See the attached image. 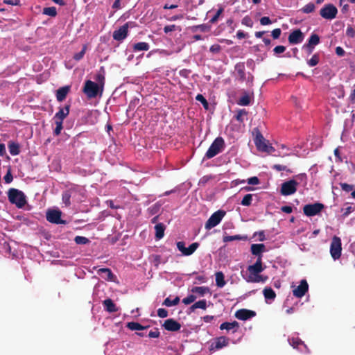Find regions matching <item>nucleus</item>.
Returning <instances> with one entry per match:
<instances>
[{"mask_svg": "<svg viewBox=\"0 0 355 355\" xmlns=\"http://www.w3.org/2000/svg\"><path fill=\"white\" fill-rule=\"evenodd\" d=\"M264 270L262 266V260L260 257H258L254 264L249 266L248 267V271L250 273L248 282H265L267 279V277H263L259 275Z\"/></svg>", "mask_w": 355, "mask_h": 355, "instance_id": "obj_1", "label": "nucleus"}, {"mask_svg": "<svg viewBox=\"0 0 355 355\" xmlns=\"http://www.w3.org/2000/svg\"><path fill=\"white\" fill-rule=\"evenodd\" d=\"M8 198L11 204L15 205L17 208H22L26 204V197L23 191L10 188L8 191Z\"/></svg>", "mask_w": 355, "mask_h": 355, "instance_id": "obj_2", "label": "nucleus"}, {"mask_svg": "<svg viewBox=\"0 0 355 355\" xmlns=\"http://www.w3.org/2000/svg\"><path fill=\"white\" fill-rule=\"evenodd\" d=\"M103 92L102 85H98L95 82L87 80L85 82L83 92L88 98H96L98 95L101 96Z\"/></svg>", "mask_w": 355, "mask_h": 355, "instance_id": "obj_3", "label": "nucleus"}, {"mask_svg": "<svg viewBox=\"0 0 355 355\" xmlns=\"http://www.w3.org/2000/svg\"><path fill=\"white\" fill-rule=\"evenodd\" d=\"M225 147L224 139L218 137L215 139L212 142L207 153H205V157L207 159H211L220 153Z\"/></svg>", "mask_w": 355, "mask_h": 355, "instance_id": "obj_4", "label": "nucleus"}, {"mask_svg": "<svg viewBox=\"0 0 355 355\" xmlns=\"http://www.w3.org/2000/svg\"><path fill=\"white\" fill-rule=\"evenodd\" d=\"M225 215V211L223 210H218L214 212L205 223V227L206 230H211V228L218 225L223 218Z\"/></svg>", "mask_w": 355, "mask_h": 355, "instance_id": "obj_5", "label": "nucleus"}, {"mask_svg": "<svg viewBox=\"0 0 355 355\" xmlns=\"http://www.w3.org/2000/svg\"><path fill=\"white\" fill-rule=\"evenodd\" d=\"M341 240L339 237L335 236L333 237L331 245L330 253L334 260L338 259L341 256Z\"/></svg>", "mask_w": 355, "mask_h": 355, "instance_id": "obj_6", "label": "nucleus"}, {"mask_svg": "<svg viewBox=\"0 0 355 355\" xmlns=\"http://www.w3.org/2000/svg\"><path fill=\"white\" fill-rule=\"evenodd\" d=\"M324 207V205L320 202L308 204L304 206L303 211L307 216H313L320 213Z\"/></svg>", "mask_w": 355, "mask_h": 355, "instance_id": "obj_7", "label": "nucleus"}, {"mask_svg": "<svg viewBox=\"0 0 355 355\" xmlns=\"http://www.w3.org/2000/svg\"><path fill=\"white\" fill-rule=\"evenodd\" d=\"M298 182L294 180L284 182L282 184L280 192L283 196H290L295 193L297 191Z\"/></svg>", "mask_w": 355, "mask_h": 355, "instance_id": "obj_8", "label": "nucleus"}, {"mask_svg": "<svg viewBox=\"0 0 355 355\" xmlns=\"http://www.w3.org/2000/svg\"><path fill=\"white\" fill-rule=\"evenodd\" d=\"M338 9L333 4L329 3L324 6L320 10V15L324 19H333L336 17Z\"/></svg>", "mask_w": 355, "mask_h": 355, "instance_id": "obj_9", "label": "nucleus"}, {"mask_svg": "<svg viewBox=\"0 0 355 355\" xmlns=\"http://www.w3.org/2000/svg\"><path fill=\"white\" fill-rule=\"evenodd\" d=\"M230 339L225 336L216 338L209 345V351L215 352L227 347L229 345Z\"/></svg>", "mask_w": 355, "mask_h": 355, "instance_id": "obj_10", "label": "nucleus"}, {"mask_svg": "<svg viewBox=\"0 0 355 355\" xmlns=\"http://www.w3.org/2000/svg\"><path fill=\"white\" fill-rule=\"evenodd\" d=\"M132 24V22H127L121 26L119 29L115 30L113 32V39L116 41H121L125 39L128 33L129 24Z\"/></svg>", "mask_w": 355, "mask_h": 355, "instance_id": "obj_11", "label": "nucleus"}, {"mask_svg": "<svg viewBox=\"0 0 355 355\" xmlns=\"http://www.w3.org/2000/svg\"><path fill=\"white\" fill-rule=\"evenodd\" d=\"M61 214L60 210H49L46 212V220L54 224H65V221L61 219Z\"/></svg>", "mask_w": 355, "mask_h": 355, "instance_id": "obj_12", "label": "nucleus"}, {"mask_svg": "<svg viewBox=\"0 0 355 355\" xmlns=\"http://www.w3.org/2000/svg\"><path fill=\"white\" fill-rule=\"evenodd\" d=\"M289 344L295 349L300 350L301 352H309V349L304 343L298 337H292L288 338Z\"/></svg>", "mask_w": 355, "mask_h": 355, "instance_id": "obj_13", "label": "nucleus"}, {"mask_svg": "<svg viewBox=\"0 0 355 355\" xmlns=\"http://www.w3.org/2000/svg\"><path fill=\"white\" fill-rule=\"evenodd\" d=\"M308 289L309 285L306 280L302 279L300 282V285L293 290V295L296 297L300 298L305 295V293L308 291Z\"/></svg>", "mask_w": 355, "mask_h": 355, "instance_id": "obj_14", "label": "nucleus"}, {"mask_svg": "<svg viewBox=\"0 0 355 355\" xmlns=\"http://www.w3.org/2000/svg\"><path fill=\"white\" fill-rule=\"evenodd\" d=\"M256 315V312L254 311L241 309L236 311L235 317L241 320H247Z\"/></svg>", "mask_w": 355, "mask_h": 355, "instance_id": "obj_15", "label": "nucleus"}, {"mask_svg": "<svg viewBox=\"0 0 355 355\" xmlns=\"http://www.w3.org/2000/svg\"><path fill=\"white\" fill-rule=\"evenodd\" d=\"M162 327L168 331H178L181 328V324L174 319L169 318L164 321Z\"/></svg>", "mask_w": 355, "mask_h": 355, "instance_id": "obj_16", "label": "nucleus"}, {"mask_svg": "<svg viewBox=\"0 0 355 355\" xmlns=\"http://www.w3.org/2000/svg\"><path fill=\"white\" fill-rule=\"evenodd\" d=\"M304 35L300 29H296L290 33L288 42L291 44H297L302 42Z\"/></svg>", "mask_w": 355, "mask_h": 355, "instance_id": "obj_17", "label": "nucleus"}, {"mask_svg": "<svg viewBox=\"0 0 355 355\" xmlns=\"http://www.w3.org/2000/svg\"><path fill=\"white\" fill-rule=\"evenodd\" d=\"M254 144L257 149L261 152H264L268 146L267 141L259 131H257V132L256 137L254 139Z\"/></svg>", "mask_w": 355, "mask_h": 355, "instance_id": "obj_18", "label": "nucleus"}, {"mask_svg": "<svg viewBox=\"0 0 355 355\" xmlns=\"http://www.w3.org/2000/svg\"><path fill=\"white\" fill-rule=\"evenodd\" d=\"M70 110V105H66L63 107H60L59 111L55 113L53 119L55 121L63 122L64 119L69 115Z\"/></svg>", "mask_w": 355, "mask_h": 355, "instance_id": "obj_19", "label": "nucleus"}, {"mask_svg": "<svg viewBox=\"0 0 355 355\" xmlns=\"http://www.w3.org/2000/svg\"><path fill=\"white\" fill-rule=\"evenodd\" d=\"M70 86L67 85V86H64V87H60L57 91H56V98H57V101L58 102H62L63 101L68 93L70 91Z\"/></svg>", "mask_w": 355, "mask_h": 355, "instance_id": "obj_20", "label": "nucleus"}, {"mask_svg": "<svg viewBox=\"0 0 355 355\" xmlns=\"http://www.w3.org/2000/svg\"><path fill=\"white\" fill-rule=\"evenodd\" d=\"M251 252L253 255L260 257L262 260V252L266 250V246L263 243L252 244L251 245Z\"/></svg>", "mask_w": 355, "mask_h": 355, "instance_id": "obj_21", "label": "nucleus"}, {"mask_svg": "<svg viewBox=\"0 0 355 355\" xmlns=\"http://www.w3.org/2000/svg\"><path fill=\"white\" fill-rule=\"evenodd\" d=\"M239 324L236 321H234L232 322H225L222 323L220 325V330H224V329H225L227 331L233 330V333L236 332L239 330Z\"/></svg>", "mask_w": 355, "mask_h": 355, "instance_id": "obj_22", "label": "nucleus"}, {"mask_svg": "<svg viewBox=\"0 0 355 355\" xmlns=\"http://www.w3.org/2000/svg\"><path fill=\"white\" fill-rule=\"evenodd\" d=\"M98 275H101L103 278L107 281H114L115 277L110 268H100L97 271Z\"/></svg>", "mask_w": 355, "mask_h": 355, "instance_id": "obj_23", "label": "nucleus"}, {"mask_svg": "<svg viewBox=\"0 0 355 355\" xmlns=\"http://www.w3.org/2000/svg\"><path fill=\"white\" fill-rule=\"evenodd\" d=\"M103 304L105 309L109 313H114V312H116L118 311V309H117L116 304L110 298L105 300L103 302Z\"/></svg>", "mask_w": 355, "mask_h": 355, "instance_id": "obj_24", "label": "nucleus"}, {"mask_svg": "<svg viewBox=\"0 0 355 355\" xmlns=\"http://www.w3.org/2000/svg\"><path fill=\"white\" fill-rule=\"evenodd\" d=\"M165 229L166 227L163 223H157L155 225V239L157 240H159L164 237Z\"/></svg>", "mask_w": 355, "mask_h": 355, "instance_id": "obj_25", "label": "nucleus"}, {"mask_svg": "<svg viewBox=\"0 0 355 355\" xmlns=\"http://www.w3.org/2000/svg\"><path fill=\"white\" fill-rule=\"evenodd\" d=\"M150 49V45L147 42H140L136 43L133 45L132 49L133 51H148Z\"/></svg>", "mask_w": 355, "mask_h": 355, "instance_id": "obj_26", "label": "nucleus"}, {"mask_svg": "<svg viewBox=\"0 0 355 355\" xmlns=\"http://www.w3.org/2000/svg\"><path fill=\"white\" fill-rule=\"evenodd\" d=\"M9 152L12 155H17L20 153L19 144L13 141L8 143Z\"/></svg>", "mask_w": 355, "mask_h": 355, "instance_id": "obj_27", "label": "nucleus"}, {"mask_svg": "<svg viewBox=\"0 0 355 355\" xmlns=\"http://www.w3.org/2000/svg\"><path fill=\"white\" fill-rule=\"evenodd\" d=\"M216 284L219 288H223L225 285V277L222 272H217L216 273Z\"/></svg>", "mask_w": 355, "mask_h": 355, "instance_id": "obj_28", "label": "nucleus"}, {"mask_svg": "<svg viewBox=\"0 0 355 355\" xmlns=\"http://www.w3.org/2000/svg\"><path fill=\"white\" fill-rule=\"evenodd\" d=\"M209 288L207 286H196L191 289L192 293H198L200 296H204L206 293H209Z\"/></svg>", "mask_w": 355, "mask_h": 355, "instance_id": "obj_29", "label": "nucleus"}, {"mask_svg": "<svg viewBox=\"0 0 355 355\" xmlns=\"http://www.w3.org/2000/svg\"><path fill=\"white\" fill-rule=\"evenodd\" d=\"M236 71L241 81L245 79V67L243 63L237 64L235 67Z\"/></svg>", "mask_w": 355, "mask_h": 355, "instance_id": "obj_30", "label": "nucleus"}, {"mask_svg": "<svg viewBox=\"0 0 355 355\" xmlns=\"http://www.w3.org/2000/svg\"><path fill=\"white\" fill-rule=\"evenodd\" d=\"M263 294L266 300H274L276 297L275 292L270 287L265 288Z\"/></svg>", "mask_w": 355, "mask_h": 355, "instance_id": "obj_31", "label": "nucleus"}, {"mask_svg": "<svg viewBox=\"0 0 355 355\" xmlns=\"http://www.w3.org/2000/svg\"><path fill=\"white\" fill-rule=\"evenodd\" d=\"M127 327L130 330H143L146 329L148 327V326H142L138 322H130L127 324Z\"/></svg>", "mask_w": 355, "mask_h": 355, "instance_id": "obj_32", "label": "nucleus"}, {"mask_svg": "<svg viewBox=\"0 0 355 355\" xmlns=\"http://www.w3.org/2000/svg\"><path fill=\"white\" fill-rule=\"evenodd\" d=\"M238 105L241 106H247L250 103V97L248 93H245L238 101Z\"/></svg>", "mask_w": 355, "mask_h": 355, "instance_id": "obj_33", "label": "nucleus"}, {"mask_svg": "<svg viewBox=\"0 0 355 355\" xmlns=\"http://www.w3.org/2000/svg\"><path fill=\"white\" fill-rule=\"evenodd\" d=\"M248 112L245 109H241L237 111V114L235 116V119L237 121L241 123L244 122V116L248 115Z\"/></svg>", "mask_w": 355, "mask_h": 355, "instance_id": "obj_34", "label": "nucleus"}, {"mask_svg": "<svg viewBox=\"0 0 355 355\" xmlns=\"http://www.w3.org/2000/svg\"><path fill=\"white\" fill-rule=\"evenodd\" d=\"M320 43V37L315 33H312L308 40V44L315 47Z\"/></svg>", "mask_w": 355, "mask_h": 355, "instance_id": "obj_35", "label": "nucleus"}, {"mask_svg": "<svg viewBox=\"0 0 355 355\" xmlns=\"http://www.w3.org/2000/svg\"><path fill=\"white\" fill-rule=\"evenodd\" d=\"M180 302V297H175L173 300H171L169 297H166L163 302L162 304L166 306H175Z\"/></svg>", "mask_w": 355, "mask_h": 355, "instance_id": "obj_36", "label": "nucleus"}, {"mask_svg": "<svg viewBox=\"0 0 355 355\" xmlns=\"http://www.w3.org/2000/svg\"><path fill=\"white\" fill-rule=\"evenodd\" d=\"M211 30V26L209 25L203 24L198 26H195L192 27V31L193 32L200 31L203 33L209 32Z\"/></svg>", "mask_w": 355, "mask_h": 355, "instance_id": "obj_37", "label": "nucleus"}, {"mask_svg": "<svg viewBox=\"0 0 355 355\" xmlns=\"http://www.w3.org/2000/svg\"><path fill=\"white\" fill-rule=\"evenodd\" d=\"M71 197V193L70 191H65L62 193V202L65 204V205L67 207H69L71 205V201H70Z\"/></svg>", "mask_w": 355, "mask_h": 355, "instance_id": "obj_38", "label": "nucleus"}, {"mask_svg": "<svg viewBox=\"0 0 355 355\" xmlns=\"http://www.w3.org/2000/svg\"><path fill=\"white\" fill-rule=\"evenodd\" d=\"M199 243L197 242L191 243L187 248L186 251L185 256L191 255L199 247Z\"/></svg>", "mask_w": 355, "mask_h": 355, "instance_id": "obj_39", "label": "nucleus"}, {"mask_svg": "<svg viewBox=\"0 0 355 355\" xmlns=\"http://www.w3.org/2000/svg\"><path fill=\"white\" fill-rule=\"evenodd\" d=\"M43 13L51 17H55L57 15L56 8L55 7L44 8Z\"/></svg>", "mask_w": 355, "mask_h": 355, "instance_id": "obj_40", "label": "nucleus"}, {"mask_svg": "<svg viewBox=\"0 0 355 355\" xmlns=\"http://www.w3.org/2000/svg\"><path fill=\"white\" fill-rule=\"evenodd\" d=\"M320 61V56L318 53H315L312 58L307 61V64L310 67H314L317 65L319 63Z\"/></svg>", "mask_w": 355, "mask_h": 355, "instance_id": "obj_41", "label": "nucleus"}, {"mask_svg": "<svg viewBox=\"0 0 355 355\" xmlns=\"http://www.w3.org/2000/svg\"><path fill=\"white\" fill-rule=\"evenodd\" d=\"M95 80L96 81V84L98 85H102L103 88L104 89L105 85V76L101 73H98L94 78Z\"/></svg>", "mask_w": 355, "mask_h": 355, "instance_id": "obj_42", "label": "nucleus"}, {"mask_svg": "<svg viewBox=\"0 0 355 355\" xmlns=\"http://www.w3.org/2000/svg\"><path fill=\"white\" fill-rule=\"evenodd\" d=\"M74 241L78 245H85L89 243V240L85 236H76L74 239Z\"/></svg>", "mask_w": 355, "mask_h": 355, "instance_id": "obj_43", "label": "nucleus"}, {"mask_svg": "<svg viewBox=\"0 0 355 355\" xmlns=\"http://www.w3.org/2000/svg\"><path fill=\"white\" fill-rule=\"evenodd\" d=\"M252 194H246L243 200H241V204L243 206H250L252 204Z\"/></svg>", "mask_w": 355, "mask_h": 355, "instance_id": "obj_44", "label": "nucleus"}, {"mask_svg": "<svg viewBox=\"0 0 355 355\" xmlns=\"http://www.w3.org/2000/svg\"><path fill=\"white\" fill-rule=\"evenodd\" d=\"M196 100L200 102L205 110L209 109V103L202 94H198L196 96Z\"/></svg>", "mask_w": 355, "mask_h": 355, "instance_id": "obj_45", "label": "nucleus"}, {"mask_svg": "<svg viewBox=\"0 0 355 355\" xmlns=\"http://www.w3.org/2000/svg\"><path fill=\"white\" fill-rule=\"evenodd\" d=\"M86 50H87V45H83L82 50L80 52L74 54V55L73 57V59L76 61L80 60L84 57Z\"/></svg>", "mask_w": 355, "mask_h": 355, "instance_id": "obj_46", "label": "nucleus"}, {"mask_svg": "<svg viewBox=\"0 0 355 355\" xmlns=\"http://www.w3.org/2000/svg\"><path fill=\"white\" fill-rule=\"evenodd\" d=\"M62 123L63 122H62L60 121H55V123L56 126H55V128L53 130V134L55 136H58L61 133V131H62V130L63 128Z\"/></svg>", "mask_w": 355, "mask_h": 355, "instance_id": "obj_47", "label": "nucleus"}, {"mask_svg": "<svg viewBox=\"0 0 355 355\" xmlns=\"http://www.w3.org/2000/svg\"><path fill=\"white\" fill-rule=\"evenodd\" d=\"M315 5L313 3H309L304 6L302 10L304 13H311L315 10Z\"/></svg>", "mask_w": 355, "mask_h": 355, "instance_id": "obj_48", "label": "nucleus"}, {"mask_svg": "<svg viewBox=\"0 0 355 355\" xmlns=\"http://www.w3.org/2000/svg\"><path fill=\"white\" fill-rule=\"evenodd\" d=\"M243 237L240 235H234V236H225L223 237L224 242H230L236 240H241Z\"/></svg>", "mask_w": 355, "mask_h": 355, "instance_id": "obj_49", "label": "nucleus"}, {"mask_svg": "<svg viewBox=\"0 0 355 355\" xmlns=\"http://www.w3.org/2000/svg\"><path fill=\"white\" fill-rule=\"evenodd\" d=\"M196 299V296L194 295H189L187 297L184 298L182 300V302L186 304L189 305L191 303H193Z\"/></svg>", "mask_w": 355, "mask_h": 355, "instance_id": "obj_50", "label": "nucleus"}, {"mask_svg": "<svg viewBox=\"0 0 355 355\" xmlns=\"http://www.w3.org/2000/svg\"><path fill=\"white\" fill-rule=\"evenodd\" d=\"M224 9L223 8H220L214 16L210 19L209 22L211 24H214L216 22L220 17V15L223 13Z\"/></svg>", "mask_w": 355, "mask_h": 355, "instance_id": "obj_51", "label": "nucleus"}, {"mask_svg": "<svg viewBox=\"0 0 355 355\" xmlns=\"http://www.w3.org/2000/svg\"><path fill=\"white\" fill-rule=\"evenodd\" d=\"M178 249L182 252V254L185 256L187 248L185 247V243L184 241H178L177 243Z\"/></svg>", "mask_w": 355, "mask_h": 355, "instance_id": "obj_52", "label": "nucleus"}, {"mask_svg": "<svg viewBox=\"0 0 355 355\" xmlns=\"http://www.w3.org/2000/svg\"><path fill=\"white\" fill-rule=\"evenodd\" d=\"M196 303L197 309H201L205 310L207 309V301L205 300H199Z\"/></svg>", "mask_w": 355, "mask_h": 355, "instance_id": "obj_53", "label": "nucleus"}, {"mask_svg": "<svg viewBox=\"0 0 355 355\" xmlns=\"http://www.w3.org/2000/svg\"><path fill=\"white\" fill-rule=\"evenodd\" d=\"M272 168L277 171H288L291 172L289 169L287 168L286 166L282 165V164H275L272 166Z\"/></svg>", "mask_w": 355, "mask_h": 355, "instance_id": "obj_54", "label": "nucleus"}, {"mask_svg": "<svg viewBox=\"0 0 355 355\" xmlns=\"http://www.w3.org/2000/svg\"><path fill=\"white\" fill-rule=\"evenodd\" d=\"M159 336H160V333L157 328H155L154 330L150 331V332L148 334V336L150 338H158V337H159Z\"/></svg>", "mask_w": 355, "mask_h": 355, "instance_id": "obj_55", "label": "nucleus"}, {"mask_svg": "<svg viewBox=\"0 0 355 355\" xmlns=\"http://www.w3.org/2000/svg\"><path fill=\"white\" fill-rule=\"evenodd\" d=\"M157 315L162 318H166L168 316V311L165 309L159 308L157 310Z\"/></svg>", "mask_w": 355, "mask_h": 355, "instance_id": "obj_56", "label": "nucleus"}, {"mask_svg": "<svg viewBox=\"0 0 355 355\" xmlns=\"http://www.w3.org/2000/svg\"><path fill=\"white\" fill-rule=\"evenodd\" d=\"M242 24L245 25L249 27H252L253 23H252L251 19L248 16H245L242 19Z\"/></svg>", "mask_w": 355, "mask_h": 355, "instance_id": "obj_57", "label": "nucleus"}, {"mask_svg": "<svg viewBox=\"0 0 355 355\" xmlns=\"http://www.w3.org/2000/svg\"><path fill=\"white\" fill-rule=\"evenodd\" d=\"M281 33H282V30L280 28H277L274 29L272 31L271 35H272V37H273V39L276 40L280 37Z\"/></svg>", "mask_w": 355, "mask_h": 355, "instance_id": "obj_58", "label": "nucleus"}, {"mask_svg": "<svg viewBox=\"0 0 355 355\" xmlns=\"http://www.w3.org/2000/svg\"><path fill=\"white\" fill-rule=\"evenodd\" d=\"M314 48L315 47H313L308 44H304L302 46V49L306 51V52L307 53L308 55H311L313 53Z\"/></svg>", "mask_w": 355, "mask_h": 355, "instance_id": "obj_59", "label": "nucleus"}, {"mask_svg": "<svg viewBox=\"0 0 355 355\" xmlns=\"http://www.w3.org/2000/svg\"><path fill=\"white\" fill-rule=\"evenodd\" d=\"M346 35L349 37H355V29L352 26H348L346 30Z\"/></svg>", "mask_w": 355, "mask_h": 355, "instance_id": "obj_60", "label": "nucleus"}, {"mask_svg": "<svg viewBox=\"0 0 355 355\" xmlns=\"http://www.w3.org/2000/svg\"><path fill=\"white\" fill-rule=\"evenodd\" d=\"M221 50L219 44H214L210 46L209 51L214 53H218Z\"/></svg>", "mask_w": 355, "mask_h": 355, "instance_id": "obj_61", "label": "nucleus"}, {"mask_svg": "<svg viewBox=\"0 0 355 355\" xmlns=\"http://www.w3.org/2000/svg\"><path fill=\"white\" fill-rule=\"evenodd\" d=\"M286 47L284 46L279 45L275 47L273 51L275 54H279L284 53Z\"/></svg>", "mask_w": 355, "mask_h": 355, "instance_id": "obj_62", "label": "nucleus"}, {"mask_svg": "<svg viewBox=\"0 0 355 355\" xmlns=\"http://www.w3.org/2000/svg\"><path fill=\"white\" fill-rule=\"evenodd\" d=\"M248 183L252 185H257L259 183V180L256 176L251 177L248 179Z\"/></svg>", "mask_w": 355, "mask_h": 355, "instance_id": "obj_63", "label": "nucleus"}, {"mask_svg": "<svg viewBox=\"0 0 355 355\" xmlns=\"http://www.w3.org/2000/svg\"><path fill=\"white\" fill-rule=\"evenodd\" d=\"M340 187L343 191L347 192H349L353 189V186L347 183L340 184Z\"/></svg>", "mask_w": 355, "mask_h": 355, "instance_id": "obj_64", "label": "nucleus"}]
</instances>
